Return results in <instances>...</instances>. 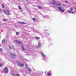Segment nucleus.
I'll list each match as a JSON object with an SVG mask.
<instances>
[{
	"mask_svg": "<svg viewBox=\"0 0 76 76\" xmlns=\"http://www.w3.org/2000/svg\"><path fill=\"white\" fill-rule=\"evenodd\" d=\"M58 9L60 10V11H61L62 12H64V10H62V8L60 7H58Z\"/></svg>",
	"mask_w": 76,
	"mask_h": 76,
	"instance_id": "f257e3e1",
	"label": "nucleus"
},
{
	"mask_svg": "<svg viewBox=\"0 0 76 76\" xmlns=\"http://www.w3.org/2000/svg\"><path fill=\"white\" fill-rule=\"evenodd\" d=\"M10 55L11 56V57L12 58H15V56H16V55H14L12 53H10Z\"/></svg>",
	"mask_w": 76,
	"mask_h": 76,
	"instance_id": "f03ea898",
	"label": "nucleus"
},
{
	"mask_svg": "<svg viewBox=\"0 0 76 76\" xmlns=\"http://www.w3.org/2000/svg\"><path fill=\"white\" fill-rule=\"evenodd\" d=\"M4 71H5V72L7 73V72H9V69H8L7 68V67H6L4 69Z\"/></svg>",
	"mask_w": 76,
	"mask_h": 76,
	"instance_id": "7ed1b4c3",
	"label": "nucleus"
},
{
	"mask_svg": "<svg viewBox=\"0 0 76 76\" xmlns=\"http://www.w3.org/2000/svg\"><path fill=\"white\" fill-rule=\"evenodd\" d=\"M15 42H16L17 44H20L21 43V42L20 41H18L17 40H15Z\"/></svg>",
	"mask_w": 76,
	"mask_h": 76,
	"instance_id": "20e7f679",
	"label": "nucleus"
},
{
	"mask_svg": "<svg viewBox=\"0 0 76 76\" xmlns=\"http://www.w3.org/2000/svg\"><path fill=\"white\" fill-rule=\"evenodd\" d=\"M20 24H25V23L24 22H19Z\"/></svg>",
	"mask_w": 76,
	"mask_h": 76,
	"instance_id": "39448f33",
	"label": "nucleus"
},
{
	"mask_svg": "<svg viewBox=\"0 0 76 76\" xmlns=\"http://www.w3.org/2000/svg\"><path fill=\"white\" fill-rule=\"evenodd\" d=\"M5 41H6V39H4L2 40V43H4V42H5Z\"/></svg>",
	"mask_w": 76,
	"mask_h": 76,
	"instance_id": "423d86ee",
	"label": "nucleus"
},
{
	"mask_svg": "<svg viewBox=\"0 0 76 76\" xmlns=\"http://www.w3.org/2000/svg\"><path fill=\"white\" fill-rule=\"evenodd\" d=\"M3 21L4 22L5 21H7V19H3Z\"/></svg>",
	"mask_w": 76,
	"mask_h": 76,
	"instance_id": "0eeeda50",
	"label": "nucleus"
},
{
	"mask_svg": "<svg viewBox=\"0 0 76 76\" xmlns=\"http://www.w3.org/2000/svg\"><path fill=\"white\" fill-rule=\"evenodd\" d=\"M38 45L39 47H41V44H40V42L38 43Z\"/></svg>",
	"mask_w": 76,
	"mask_h": 76,
	"instance_id": "6e6552de",
	"label": "nucleus"
},
{
	"mask_svg": "<svg viewBox=\"0 0 76 76\" xmlns=\"http://www.w3.org/2000/svg\"><path fill=\"white\" fill-rule=\"evenodd\" d=\"M22 50H23V51H25V49L24 48V47H22Z\"/></svg>",
	"mask_w": 76,
	"mask_h": 76,
	"instance_id": "1a4fd4ad",
	"label": "nucleus"
},
{
	"mask_svg": "<svg viewBox=\"0 0 76 76\" xmlns=\"http://www.w3.org/2000/svg\"><path fill=\"white\" fill-rule=\"evenodd\" d=\"M52 2L53 4H55V1L54 0H52Z\"/></svg>",
	"mask_w": 76,
	"mask_h": 76,
	"instance_id": "9d476101",
	"label": "nucleus"
},
{
	"mask_svg": "<svg viewBox=\"0 0 76 76\" xmlns=\"http://www.w3.org/2000/svg\"><path fill=\"white\" fill-rule=\"evenodd\" d=\"M15 33H16V35H19V32H18L16 31Z\"/></svg>",
	"mask_w": 76,
	"mask_h": 76,
	"instance_id": "9b49d317",
	"label": "nucleus"
},
{
	"mask_svg": "<svg viewBox=\"0 0 76 76\" xmlns=\"http://www.w3.org/2000/svg\"><path fill=\"white\" fill-rule=\"evenodd\" d=\"M18 7L19 9H20V10H21L22 8H21V7H20V6H18Z\"/></svg>",
	"mask_w": 76,
	"mask_h": 76,
	"instance_id": "f8f14e48",
	"label": "nucleus"
},
{
	"mask_svg": "<svg viewBox=\"0 0 76 76\" xmlns=\"http://www.w3.org/2000/svg\"><path fill=\"white\" fill-rule=\"evenodd\" d=\"M20 65L21 67H23V66H24V65L22 64H20Z\"/></svg>",
	"mask_w": 76,
	"mask_h": 76,
	"instance_id": "ddd939ff",
	"label": "nucleus"
},
{
	"mask_svg": "<svg viewBox=\"0 0 76 76\" xmlns=\"http://www.w3.org/2000/svg\"><path fill=\"white\" fill-rule=\"evenodd\" d=\"M48 76H50L51 75V74L50 73H48L47 74Z\"/></svg>",
	"mask_w": 76,
	"mask_h": 76,
	"instance_id": "4468645a",
	"label": "nucleus"
},
{
	"mask_svg": "<svg viewBox=\"0 0 76 76\" xmlns=\"http://www.w3.org/2000/svg\"><path fill=\"white\" fill-rule=\"evenodd\" d=\"M7 12L8 13L7 15H9V14H10V13H9V10H7Z\"/></svg>",
	"mask_w": 76,
	"mask_h": 76,
	"instance_id": "2eb2a0df",
	"label": "nucleus"
},
{
	"mask_svg": "<svg viewBox=\"0 0 76 76\" xmlns=\"http://www.w3.org/2000/svg\"><path fill=\"white\" fill-rule=\"evenodd\" d=\"M32 19H33V20L34 21H36L35 18H32Z\"/></svg>",
	"mask_w": 76,
	"mask_h": 76,
	"instance_id": "dca6fc26",
	"label": "nucleus"
},
{
	"mask_svg": "<svg viewBox=\"0 0 76 76\" xmlns=\"http://www.w3.org/2000/svg\"><path fill=\"white\" fill-rule=\"evenodd\" d=\"M2 8H4V5L2 4Z\"/></svg>",
	"mask_w": 76,
	"mask_h": 76,
	"instance_id": "f3484780",
	"label": "nucleus"
},
{
	"mask_svg": "<svg viewBox=\"0 0 76 76\" xmlns=\"http://www.w3.org/2000/svg\"><path fill=\"white\" fill-rule=\"evenodd\" d=\"M72 10H73V8H70V11L72 12Z\"/></svg>",
	"mask_w": 76,
	"mask_h": 76,
	"instance_id": "a211bd4d",
	"label": "nucleus"
},
{
	"mask_svg": "<svg viewBox=\"0 0 76 76\" xmlns=\"http://www.w3.org/2000/svg\"><path fill=\"white\" fill-rule=\"evenodd\" d=\"M40 38L39 37H36V39H39Z\"/></svg>",
	"mask_w": 76,
	"mask_h": 76,
	"instance_id": "6ab92c4d",
	"label": "nucleus"
},
{
	"mask_svg": "<svg viewBox=\"0 0 76 76\" xmlns=\"http://www.w3.org/2000/svg\"><path fill=\"white\" fill-rule=\"evenodd\" d=\"M42 54L43 57L45 56V55H44L43 53H42Z\"/></svg>",
	"mask_w": 76,
	"mask_h": 76,
	"instance_id": "aec40b11",
	"label": "nucleus"
},
{
	"mask_svg": "<svg viewBox=\"0 0 76 76\" xmlns=\"http://www.w3.org/2000/svg\"><path fill=\"white\" fill-rule=\"evenodd\" d=\"M38 7H39V9H41V8H42V7H39V6Z\"/></svg>",
	"mask_w": 76,
	"mask_h": 76,
	"instance_id": "412c9836",
	"label": "nucleus"
},
{
	"mask_svg": "<svg viewBox=\"0 0 76 76\" xmlns=\"http://www.w3.org/2000/svg\"><path fill=\"white\" fill-rule=\"evenodd\" d=\"M3 12H4V13H6V10H3Z\"/></svg>",
	"mask_w": 76,
	"mask_h": 76,
	"instance_id": "4be33fe9",
	"label": "nucleus"
},
{
	"mask_svg": "<svg viewBox=\"0 0 76 76\" xmlns=\"http://www.w3.org/2000/svg\"><path fill=\"white\" fill-rule=\"evenodd\" d=\"M68 12L69 13H71V11H70L68 10Z\"/></svg>",
	"mask_w": 76,
	"mask_h": 76,
	"instance_id": "5701e85b",
	"label": "nucleus"
},
{
	"mask_svg": "<svg viewBox=\"0 0 76 76\" xmlns=\"http://www.w3.org/2000/svg\"><path fill=\"white\" fill-rule=\"evenodd\" d=\"M16 76H20V75L19 74H18L16 75Z\"/></svg>",
	"mask_w": 76,
	"mask_h": 76,
	"instance_id": "b1692460",
	"label": "nucleus"
},
{
	"mask_svg": "<svg viewBox=\"0 0 76 76\" xmlns=\"http://www.w3.org/2000/svg\"><path fill=\"white\" fill-rule=\"evenodd\" d=\"M1 66H2V64H0V67H1Z\"/></svg>",
	"mask_w": 76,
	"mask_h": 76,
	"instance_id": "393cba45",
	"label": "nucleus"
},
{
	"mask_svg": "<svg viewBox=\"0 0 76 76\" xmlns=\"http://www.w3.org/2000/svg\"><path fill=\"white\" fill-rule=\"evenodd\" d=\"M28 71H31V70L30 69H28Z\"/></svg>",
	"mask_w": 76,
	"mask_h": 76,
	"instance_id": "a878e982",
	"label": "nucleus"
},
{
	"mask_svg": "<svg viewBox=\"0 0 76 76\" xmlns=\"http://www.w3.org/2000/svg\"><path fill=\"white\" fill-rule=\"evenodd\" d=\"M9 48H10V49H11L12 48H11V47L10 46H9Z\"/></svg>",
	"mask_w": 76,
	"mask_h": 76,
	"instance_id": "bb28decb",
	"label": "nucleus"
},
{
	"mask_svg": "<svg viewBox=\"0 0 76 76\" xmlns=\"http://www.w3.org/2000/svg\"><path fill=\"white\" fill-rule=\"evenodd\" d=\"M0 51H2V49L1 48H0Z\"/></svg>",
	"mask_w": 76,
	"mask_h": 76,
	"instance_id": "cd10ccee",
	"label": "nucleus"
},
{
	"mask_svg": "<svg viewBox=\"0 0 76 76\" xmlns=\"http://www.w3.org/2000/svg\"><path fill=\"white\" fill-rule=\"evenodd\" d=\"M65 1V2H66V3H68V1Z\"/></svg>",
	"mask_w": 76,
	"mask_h": 76,
	"instance_id": "c85d7f7f",
	"label": "nucleus"
},
{
	"mask_svg": "<svg viewBox=\"0 0 76 76\" xmlns=\"http://www.w3.org/2000/svg\"><path fill=\"white\" fill-rule=\"evenodd\" d=\"M13 76H15V75H13Z\"/></svg>",
	"mask_w": 76,
	"mask_h": 76,
	"instance_id": "c756f323",
	"label": "nucleus"
},
{
	"mask_svg": "<svg viewBox=\"0 0 76 76\" xmlns=\"http://www.w3.org/2000/svg\"><path fill=\"white\" fill-rule=\"evenodd\" d=\"M25 66H27V65L26 64H25Z\"/></svg>",
	"mask_w": 76,
	"mask_h": 76,
	"instance_id": "7c9ffc66",
	"label": "nucleus"
},
{
	"mask_svg": "<svg viewBox=\"0 0 76 76\" xmlns=\"http://www.w3.org/2000/svg\"><path fill=\"white\" fill-rule=\"evenodd\" d=\"M72 13H73V12H72Z\"/></svg>",
	"mask_w": 76,
	"mask_h": 76,
	"instance_id": "2f4dec72",
	"label": "nucleus"
},
{
	"mask_svg": "<svg viewBox=\"0 0 76 76\" xmlns=\"http://www.w3.org/2000/svg\"><path fill=\"white\" fill-rule=\"evenodd\" d=\"M0 10H1V9L0 8Z\"/></svg>",
	"mask_w": 76,
	"mask_h": 76,
	"instance_id": "473e14b6",
	"label": "nucleus"
},
{
	"mask_svg": "<svg viewBox=\"0 0 76 76\" xmlns=\"http://www.w3.org/2000/svg\"><path fill=\"white\" fill-rule=\"evenodd\" d=\"M0 46H1V45H0Z\"/></svg>",
	"mask_w": 76,
	"mask_h": 76,
	"instance_id": "72a5a7b5",
	"label": "nucleus"
},
{
	"mask_svg": "<svg viewBox=\"0 0 76 76\" xmlns=\"http://www.w3.org/2000/svg\"><path fill=\"white\" fill-rule=\"evenodd\" d=\"M76 1V0H75Z\"/></svg>",
	"mask_w": 76,
	"mask_h": 76,
	"instance_id": "f704fd0d",
	"label": "nucleus"
}]
</instances>
